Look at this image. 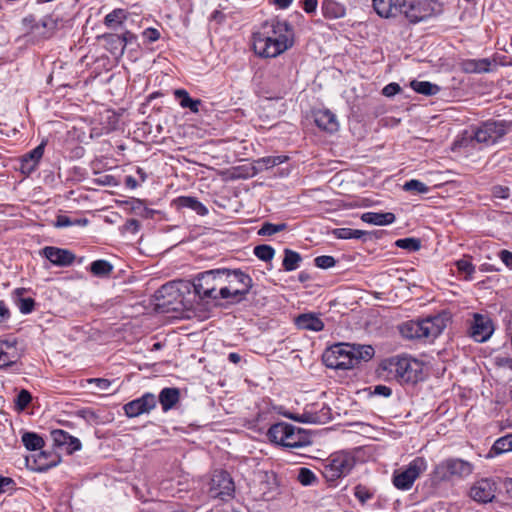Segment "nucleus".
<instances>
[{"label":"nucleus","instance_id":"obj_1","mask_svg":"<svg viewBox=\"0 0 512 512\" xmlns=\"http://www.w3.org/2000/svg\"><path fill=\"white\" fill-rule=\"evenodd\" d=\"M445 328L440 316L428 317L422 320H410L400 327L401 334L407 339H434Z\"/></svg>","mask_w":512,"mask_h":512},{"label":"nucleus","instance_id":"obj_2","mask_svg":"<svg viewBox=\"0 0 512 512\" xmlns=\"http://www.w3.org/2000/svg\"><path fill=\"white\" fill-rule=\"evenodd\" d=\"M473 472V465L465 460L449 458L438 465L433 471V479L437 482L449 481L453 478H463Z\"/></svg>","mask_w":512,"mask_h":512},{"label":"nucleus","instance_id":"obj_3","mask_svg":"<svg viewBox=\"0 0 512 512\" xmlns=\"http://www.w3.org/2000/svg\"><path fill=\"white\" fill-rule=\"evenodd\" d=\"M396 377L406 383H416L422 374V363L408 356H395L389 360Z\"/></svg>","mask_w":512,"mask_h":512},{"label":"nucleus","instance_id":"obj_4","mask_svg":"<svg viewBox=\"0 0 512 512\" xmlns=\"http://www.w3.org/2000/svg\"><path fill=\"white\" fill-rule=\"evenodd\" d=\"M352 350L351 344H335L324 352L323 362L329 368L351 369L353 368Z\"/></svg>","mask_w":512,"mask_h":512},{"label":"nucleus","instance_id":"obj_5","mask_svg":"<svg viewBox=\"0 0 512 512\" xmlns=\"http://www.w3.org/2000/svg\"><path fill=\"white\" fill-rule=\"evenodd\" d=\"M426 468V460L423 457H416L405 469L394 472V486L400 490L410 489L415 480L426 470Z\"/></svg>","mask_w":512,"mask_h":512},{"label":"nucleus","instance_id":"obj_6","mask_svg":"<svg viewBox=\"0 0 512 512\" xmlns=\"http://www.w3.org/2000/svg\"><path fill=\"white\" fill-rule=\"evenodd\" d=\"M355 465L354 457L347 452H339L331 455L325 464L323 475L329 481H334L350 473Z\"/></svg>","mask_w":512,"mask_h":512},{"label":"nucleus","instance_id":"obj_7","mask_svg":"<svg viewBox=\"0 0 512 512\" xmlns=\"http://www.w3.org/2000/svg\"><path fill=\"white\" fill-rule=\"evenodd\" d=\"M226 287L229 289L228 299L235 302L242 300L252 287V279L240 269H227Z\"/></svg>","mask_w":512,"mask_h":512},{"label":"nucleus","instance_id":"obj_8","mask_svg":"<svg viewBox=\"0 0 512 512\" xmlns=\"http://www.w3.org/2000/svg\"><path fill=\"white\" fill-rule=\"evenodd\" d=\"M235 485L226 471H215L210 482L209 496L214 499L228 501L234 497Z\"/></svg>","mask_w":512,"mask_h":512},{"label":"nucleus","instance_id":"obj_9","mask_svg":"<svg viewBox=\"0 0 512 512\" xmlns=\"http://www.w3.org/2000/svg\"><path fill=\"white\" fill-rule=\"evenodd\" d=\"M253 49L260 57L274 58L287 50V44H284L282 40L255 32L253 34Z\"/></svg>","mask_w":512,"mask_h":512},{"label":"nucleus","instance_id":"obj_10","mask_svg":"<svg viewBox=\"0 0 512 512\" xmlns=\"http://www.w3.org/2000/svg\"><path fill=\"white\" fill-rule=\"evenodd\" d=\"M494 332V324L487 314L474 313L469 324V335L476 342H486Z\"/></svg>","mask_w":512,"mask_h":512},{"label":"nucleus","instance_id":"obj_11","mask_svg":"<svg viewBox=\"0 0 512 512\" xmlns=\"http://www.w3.org/2000/svg\"><path fill=\"white\" fill-rule=\"evenodd\" d=\"M216 279L215 269L199 273L192 282L194 292L201 299L218 300V294L215 291L214 282Z\"/></svg>","mask_w":512,"mask_h":512},{"label":"nucleus","instance_id":"obj_12","mask_svg":"<svg viewBox=\"0 0 512 512\" xmlns=\"http://www.w3.org/2000/svg\"><path fill=\"white\" fill-rule=\"evenodd\" d=\"M257 33L284 41V44H287V50L293 45V32L291 26L286 21L278 19L267 21Z\"/></svg>","mask_w":512,"mask_h":512},{"label":"nucleus","instance_id":"obj_13","mask_svg":"<svg viewBox=\"0 0 512 512\" xmlns=\"http://www.w3.org/2000/svg\"><path fill=\"white\" fill-rule=\"evenodd\" d=\"M507 126L503 121H488L476 129L474 138L479 143L493 144L506 134Z\"/></svg>","mask_w":512,"mask_h":512},{"label":"nucleus","instance_id":"obj_14","mask_svg":"<svg viewBox=\"0 0 512 512\" xmlns=\"http://www.w3.org/2000/svg\"><path fill=\"white\" fill-rule=\"evenodd\" d=\"M156 397L152 393H146L142 397L130 401L124 405L125 414L130 417H137L141 414L148 413L156 407Z\"/></svg>","mask_w":512,"mask_h":512},{"label":"nucleus","instance_id":"obj_15","mask_svg":"<svg viewBox=\"0 0 512 512\" xmlns=\"http://www.w3.org/2000/svg\"><path fill=\"white\" fill-rule=\"evenodd\" d=\"M496 483L491 479H481L470 489V496L480 503L491 502L495 498Z\"/></svg>","mask_w":512,"mask_h":512},{"label":"nucleus","instance_id":"obj_16","mask_svg":"<svg viewBox=\"0 0 512 512\" xmlns=\"http://www.w3.org/2000/svg\"><path fill=\"white\" fill-rule=\"evenodd\" d=\"M40 254L59 267L70 266L75 260V255L70 250L54 246L44 247Z\"/></svg>","mask_w":512,"mask_h":512},{"label":"nucleus","instance_id":"obj_17","mask_svg":"<svg viewBox=\"0 0 512 512\" xmlns=\"http://www.w3.org/2000/svg\"><path fill=\"white\" fill-rule=\"evenodd\" d=\"M402 13L410 23L424 21L433 15V8L427 2L406 3Z\"/></svg>","mask_w":512,"mask_h":512},{"label":"nucleus","instance_id":"obj_18","mask_svg":"<svg viewBox=\"0 0 512 512\" xmlns=\"http://www.w3.org/2000/svg\"><path fill=\"white\" fill-rule=\"evenodd\" d=\"M373 7L380 17H396L402 14L406 7V0H373Z\"/></svg>","mask_w":512,"mask_h":512},{"label":"nucleus","instance_id":"obj_19","mask_svg":"<svg viewBox=\"0 0 512 512\" xmlns=\"http://www.w3.org/2000/svg\"><path fill=\"white\" fill-rule=\"evenodd\" d=\"M51 437L58 447H66L68 453L81 449V442L78 438L71 436L64 430L56 429L51 431Z\"/></svg>","mask_w":512,"mask_h":512},{"label":"nucleus","instance_id":"obj_20","mask_svg":"<svg viewBox=\"0 0 512 512\" xmlns=\"http://www.w3.org/2000/svg\"><path fill=\"white\" fill-rule=\"evenodd\" d=\"M314 121L318 128L328 133L336 132L339 129V123L335 114L328 109L315 112Z\"/></svg>","mask_w":512,"mask_h":512},{"label":"nucleus","instance_id":"obj_21","mask_svg":"<svg viewBox=\"0 0 512 512\" xmlns=\"http://www.w3.org/2000/svg\"><path fill=\"white\" fill-rule=\"evenodd\" d=\"M294 323L297 328L319 332L324 329L323 321L315 313H303L295 317Z\"/></svg>","mask_w":512,"mask_h":512},{"label":"nucleus","instance_id":"obj_22","mask_svg":"<svg viewBox=\"0 0 512 512\" xmlns=\"http://www.w3.org/2000/svg\"><path fill=\"white\" fill-rule=\"evenodd\" d=\"M309 436L301 428H297L291 424L288 425V433L284 447L300 448L310 445Z\"/></svg>","mask_w":512,"mask_h":512},{"label":"nucleus","instance_id":"obj_23","mask_svg":"<svg viewBox=\"0 0 512 512\" xmlns=\"http://www.w3.org/2000/svg\"><path fill=\"white\" fill-rule=\"evenodd\" d=\"M396 217L391 212H366L361 215V220L368 224L385 226L392 224Z\"/></svg>","mask_w":512,"mask_h":512},{"label":"nucleus","instance_id":"obj_24","mask_svg":"<svg viewBox=\"0 0 512 512\" xmlns=\"http://www.w3.org/2000/svg\"><path fill=\"white\" fill-rule=\"evenodd\" d=\"M180 391L178 388L166 387L163 388L159 394V403L162 406L163 411L172 409L175 404L179 401Z\"/></svg>","mask_w":512,"mask_h":512},{"label":"nucleus","instance_id":"obj_25","mask_svg":"<svg viewBox=\"0 0 512 512\" xmlns=\"http://www.w3.org/2000/svg\"><path fill=\"white\" fill-rule=\"evenodd\" d=\"M288 425L289 424L285 422L273 424L267 432L269 440L273 443L284 446L288 433Z\"/></svg>","mask_w":512,"mask_h":512},{"label":"nucleus","instance_id":"obj_26","mask_svg":"<svg viewBox=\"0 0 512 512\" xmlns=\"http://www.w3.org/2000/svg\"><path fill=\"white\" fill-rule=\"evenodd\" d=\"M323 16L328 19H337L345 15V8L334 0H324L321 5Z\"/></svg>","mask_w":512,"mask_h":512},{"label":"nucleus","instance_id":"obj_27","mask_svg":"<svg viewBox=\"0 0 512 512\" xmlns=\"http://www.w3.org/2000/svg\"><path fill=\"white\" fill-rule=\"evenodd\" d=\"M174 96L179 100L180 106L182 108H188L193 113L199 112V106L201 105L200 99H192L189 96V93L185 89H176L174 91Z\"/></svg>","mask_w":512,"mask_h":512},{"label":"nucleus","instance_id":"obj_28","mask_svg":"<svg viewBox=\"0 0 512 512\" xmlns=\"http://www.w3.org/2000/svg\"><path fill=\"white\" fill-rule=\"evenodd\" d=\"M353 346L352 350V359H353V367L359 364L361 361H368L374 356V348L371 345H356L351 344Z\"/></svg>","mask_w":512,"mask_h":512},{"label":"nucleus","instance_id":"obj_29","mask_svg":"<svg viewBox=\"0 0 512 512\" xmlns=\"http://www.w3.org/2000/svg\"><path fill=\"white\" fill-rule=\"evenodd\" d=\"M216 279L214 282L215 291L219 299H228L229 289L226 287L227 269H215Z\"/></svg>","mask_w":512,"mask_h":512},{"label":"nucleus","instance_id":"obj_30","mask_svg":"<svg viewBox=\"0 0 512 512\" xmlns=\"http://www.w3.org/2000/svg\"><path fill=\"white\" fill-rule=\"evenodd\" d=\"M410 86L415 92L426 96L436 95L440 91V87L438 85L429 81L413 80L411 81Z\"/></svg>","mask_w":512,"mask_h":512},{"label":"nucleus","instance_id":"obj_31","mask_svg":"<svg viewBox=\"0 0 512 512\" xmlns=\"http://www.w3.org/2000/svg\"><path fill=\"white\" fill-rule=\"evenodd\" d=\"M180 207L194 210L198 215L204 216L208 213L207 208L195 197L183 196L178 198Z\"/></svg>","mask_w":512,"mask_h":512},{"label":"nucleus","instance_id":"obj_32","mask_svg":"<svg viewBox=\"0 0 512 512\" xmlns=\"http://www.w3.org/2000/svg\"><path fill=\"white\" fill-rule=\"evenodd\" d=\"M302 257L298 252L291 249L284 250V259L282 262L285 271H294L299 267Z\"/></svg>","mask_w":512,"mask_h":512},{"label":"nucleus","instance_id":"obj_33","mask_svg":"<svg viewBox=\"0 0 512 512\" xmlns=\"http://www.w3.org/2000/svg\"><path fill=\"white\" fill-rule=\"evenodd\" d=\"M490 61L488 59L468 60L464 62L463 68L468 73L488 72Z\"/></svg>","mask_w":512,"mask_h":512},{"label":"nucleus","instance_id":"obj_34","mask_svg":"<svg viewBox=\"0 0 512 512\" xmlns=\"http://www.w3.org/2000/svg\"><path fill=\"white\" fill-rule=\"evenodd\" d=\"M24 446L31 451L41 449L44 446V440L38 434L26 432L22 435Z\"/></svg>","mask_w":512,"mask_h":512},{"label":"nucleus","instance_id":"obj_35","mask_svg":"<svg viewBox=\"0 0 512 512\" xmlns=\"http://www.w3.org/2000/svg\"><path fill=\"white\" fill-rule=\"evenodd\" d=\"M113 270V266L106 260H96L90 265V271L97 277L109 276Z\"/></svg>","mask_w":512,"mask_h":512},{"label":"nucleus","instance_id":"obj_36","mask_svg":"<svg viewBox=\"0 0 512 512\" xmlns=\"http://www.w3.org/2000/svg\"><path fill=\"white\" fill-rule=\"evenodd\" d=\"M512 451V434L505 435L495 441L491 452L502 454Z\"/></svg>","mask_w":512,"mask_h":512},{"label":"nucleus","instance_id":"obj_37","mask_svg":"<svg viewBox=\"0 0 512 512\" xmlns=\"http://www.w3.org/2000/svg\"><path fill=\"white\" fill-rule=\"evenodd\" d=\"M127 17V13L123 9H115L106 15L104 23L108 27L120 25Z\"/></svg>","mask_w":512,"mask_h":512},{"label":"nucleus","instance_id":"obj_38","mask_svg":"<svg viewBox=\"0 0 512 512\" xmlns=\"http://www.w3.org/2000/svg\"><path fill=\"white\" fill-rule=\"evenodd\" d=\"M395 245L398 248L415 252L421 248V241L417 238H402L396 240Z\"/></svg>","mask_w":512,"mask_h":512},{"label":"nucleus","instance_id":"obj_39","mask_svg":"<svg viewBox=\"0 0 512 512\" xmlns=\"http://www.w3.org/2000/svg\"><path fill=\"white\" fill-rule=\"evenodd\" d=\"M403 189L414 194H425L429 191V188L425 183L416 179L407 181L404 184Z\"/></svg>","mask_w":512,"mask_h":512},{"label":"nucleus","instance_id":"obj_40","mask_svg":"<svg viewBox=\"0 0 512 512\" xmlns=\"http://www.w3.org/2000/svg\"><path fill=\"white\" fill-rule=\"evenodd\" d=\"M286 227L287 225L285 223L273 224L266 222L262 225V227L258 231V234L262 236H271L285 230Z\"/></svg>","mask_w":512,"mask_h":512},{"label":"nucleus","instance_id":"obj_41","mask_svg":"<svg viewBox=\"0 0 512 512\" xmlns=\"http://www.w3.org/2000/svg\"><path fill=\"white\" fill-rule=\"evenodd\" d=\"M254 254L260 260L267 262L273 259L275 250L271 246L263 244L254 248Z\"/></svg>","mask_w":512,"mask_h":512},{"label":"nucleus","instance_id":"obj_42","mask_svg":"<svg viewBox=\"0 0 512 512\" xmlns=\"http://www.w3.org/2000/svg\"><path fill=\"white\" fill-rule=\"evenodd\" d=\"M31 401V393L26 389H22L15 399V407L17 410L23 411L27 408Z\"/></svg>","mask_w":512,"mask_h":512},{"label":"nucleus","instance_id":"obj_43","mask_svg":"<svg viewBox=\"0 0 512 512\" xmlns=\"http://www.w3.org/2000/svg\"><path fill=\"white\" fill-rule=\"evenodd\" d=\"M288 160V157L287 156H284V155H280V156H267V157H263L261 159H259L257 161V163L259 165H263L265 166V168H272L276 165H279V164H282L284 163L285 161Z\"/></svg>","mask_w":512,"mask_h":512},{"label":"nucleus","instance_id":"obj_44","mask_svg":"<svg viewBox=\"0 0 512 512\" xmlns=\"http://www.w3.org/2000/svg\"><path fill=\"white\" fill-rule=\"evenodd\" d=\"M455 265L460 273L465 274V279L471 278L472 274L475 272L474 265L468 259H460Z\"/></svg>","mask_w":512,"mask_h":512},{"label":"nucleus","instance_id":"obj_45","mask_svg":"<svg viewBox=\"0 0 512 512\" xmlns=\"http://www.w3.org/2000/svg\"><path fill=\"white\" fill-rule=\"evenodd\" d=\"M288 418L301 423H318L319 416L316 413L304 412L301 415L288 414Z\"/></svg>","mask_w":512,"mask_h":512},{"label":"nucleus","instance_id":"obj_46","mask_svg":"<svg viewBox=\"0 0 512 512\" xmlns=\"http://www.w3.org/2000/svg\"><path fill=\"white\" fill-rule=\"evenodd\" d=\"M45 146L46 141H42L37 147H35L33 150L26 153L22 157L28 160H34V162L39 164L41 158L43 157Z\"/></svg>","mask_w":512,"mask_h":512},{"label":"nucleus","instance_id":"obj_47","mask_svg":"<svg viewBox=\"0 0 512 512\" xmlns=\"http://www.w3.org/2000/svg\"><path fill=\"white\" fill-rule=\"evenodd\" d=\"M297 479L303 485H311L316 481V476L310 469L302 467L299 469Z\"/></svg>","mask_w":512,"mask_h":512},{"label":"nucleus","instance_id":"obj_48","mask_svg":"<svg viewBox=\"0 0 512 512\" xmlns=\"http://www.w3.org/2000/svg\"><path fill=\"white\" fill-rule=\"evenodd\" d=\"M16 354H10L6 352L1 346L0 351V369L7 368L13 366L16 363Z\"/></svg>","mask_w":512,"mask_h":512},{"label":"nucleus","instance_id":"obj_49","mask_svg":"<svg viewBox=\"0 0 512 512\" xmlns=\"http://www.w3.org/2000/svg\"><path fill=\"white\" fill-rule=\"evenodd\" d=\"M354 495L362 504L366 503L372 498V493L369 491V489L361 484L354 488Z\"/></svg>","mask_w":512,"mask_h":512},{"label":"nucleus","instance_id":"obj_50","mask_svg":"<svg viewBox=\"0 0 512 512\" xmlns=\"http://www.w3.org/2000/svg\"><path fill=\"white\" fill-rule=\"evenodd\" d=\"M315 265L318 268L328 269L336 264V260L332 256L322 255L315 258Z\"/></svg>","mask_w":512,"mask_h":512},{"label":"nucleus","instance_id":"obj_51","mask_svg":"<svg viewBox=\"0 0 512 512\" xmlns=\"http://www.w3.org/2000/svg\"><path fill=\"white\" fill-rule=\"evenodd\" d=\"M19 310L23 314H29L34 310L35 301L33 298H20L19 299Z\"/></svg>","mask_w":512,"mask_h":512},{"label":"nucleus","instance_id":"obj_52","mask_svg":"<svg viewBox=\"0 0 512 512\" xmlns=\"http://www.w3.org/2000/svg\"><path fill=\"white\" fill-rule=\"evenodd\" d=\"M38 163L34 162V160H28L26 158H21L20 162V170L23 174L29 175L36 170Z\"/></svg>","mask_w":512,"mask_h":512},{"label":"nucleus","instance_id":"obj_53","mask_svg":"<svg viewBox=\"0 0 512 512\" xmlns=\"http://www.w3.org/2000/svg\"><path fill=\"white\" fill-rule=\"evenodd\" d=\"M492 194L496 198L507 199L510 196V189L505 186H495L492 189Z\"/></svg>","mask_w":512,"mask_h":512},{"label":"nucleus","instance_id":"obj_54","mask_svg":"<svg viewBox=\"0 0 512 512\" xmlns=\"http://www.w3.org/2000/svg\"><path fill=\"white\" fill-rule=\"evenodd\" d=\"M400 90H401V87L399 86V84L390 83L383 88L382 93L386 97H392V96L396 95L397 93H399Z\"/></svg>","mask_w":512,"mask_h":512},{"label":"nucleus","instance_id":"obj_55","mask_svg":"<svg viewBox=\"0 0 512 512\" xmlns=\"http://www.w3.org/2000/svg\"><path fill=\"white\" fill-rule=\"evenodd\" d=\"M90 383H94L99 391H107L111 385L108 379L94 378L89 380Z\"/></svg>","mask_w":512,"mask_h":512},{"label":"nucleus","instance_id":"obj_56","mask_svg":"<svg viewBox=\"0 0 512 512\" xmlns=\"http://www.w3.org/2000/svg\"><path fill=\"white\" fill-rule=\"evenodd\" d=\"M332 234L338 239H351V228H336Z\"/></svg>","mask_w":512,"mask_h":512},{"label":"nucleus","instance_id":"obj_57","mask_svg":"<svg viewBox=\"0 0 512 512\" xmlns=\"http://www.w3.org/2000/svg\"><path fill=\"white\" fill-rule=\"evenodd\" d=\"M143 36L149 41V42H155L160 38V33L157 29L154 28H147L143 32Z\"/></svg>","mask_w":512,"mask_h":512},{"label":"nucleus","instance_id":"obj_58","mask_svg":"<svg viewBox=\"0 0 512 512\" xmlns=\"http://www.w3.org/2000/svg\"><path fill=\"white\" fill-rule=\"evenodd\" d=\"M374 395L389 397L392 394V390L390 387L385 385H377L374 387L373 391Z\"/></svg>","mask_w":512,"mask_h":512},{"label":"nucleus","instance_id":"obj_59","mask_svg":"<svg viewBox=\"0 0 512 512\" xmlns=\"http://www.w3.org/2000/svg\"><path fill=\"white\" fill-rule=\"evenodd\" d=\"M499 257L508 268L512 269V252L508 250H502L499 253Z\"/></svg>","mask_w":512,"mask_h":512},{"label":"nucleus","instance_id":"obj_60","mask_svg":"<svg viewBox=\"0 0 512 512\" xmlns=\"http://www.w3.org/2000/svg\"><path fill=\"white\" fill-rule=\"evenodd\" d=\"M139 228H140V223L136 219H129L125 223V229L127 231H130L131 233H134V234L137 233Z\"/></svg>","mask_w":512,"mask_h":512},{"label":"nucleus","instance_id":"obj_61","mask_svg":"<svg viewBox=\"0 0 512 512\" xmlns=\"http://www.w3.org/2000/svg\"><path fill=\"white\" fill-rule=\"evenodd\" d=\"M318 2L317 0H304L303 9L306 13H313L316 11Z\"/></svg>","mask_w":512,"mask_h":512},{"label":"nucleus","instance_id":"obj_62","mask_svg":"<svg viewBox=\"0 0 512 512\" xmlns=\"http://www.w3.org/2000/svg\"><path fill=\"white\" fill-rule=\"evenodd\" d=\"M73 224L68 216L59 215L56 220V227H69Z\"/></svg>","mask_w":512,"mask_h":512},{"label":"nucleus","instance_id":"obj_63","mask_svg":"<svg viewBox=\"0 0 512 512\" xmlns=\"http://www.w3.org/2000/svg\"><path fill=\"white\" fill-rule=\"evenodd\" d=\"M14 484V481L11 478L8 477H1L0 478V491L2 493L6 492V490Z\"/></svg>","mask_w":512,"mask_h":512},{"label":"nucleus","instance_id":"obj_64","mask_svg":"<svg viewBox=\"0 0 512 512\" xmlns=\"http://www.w3.org/2000/svg\"><path fill=\"white\" fill-rule=\"evenodd\" d=\"M10 317V312L4 301H0V323L4 322Z\"/></svg>","mask_w":512,"mask_h":512}]
</instances>
